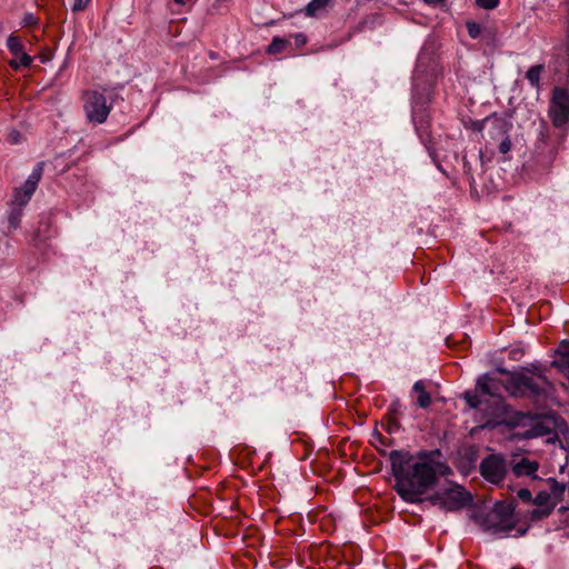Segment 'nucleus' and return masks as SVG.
<instances>
[{"mask_svg": "<svg viewBox=\"0 0 569 569\" xmlns=\"http://www.w3.org/2000/svg\"><path fill=\"white\" fill-rule=\"evenodd\" d=\"M433 455L435 452H422L413 458L399 451L391 452L396 489L407 502L420 501V497L436 483L437 473H445L448 469L443 463L435 461Z\"/></svg>", "mask_w": 569, "mask_h": 569, "instance_id": "obj_1", "label": "nucleus"}, {"mask_svg": "<svg viewBox=\"0 0 569 569\" xmlns=\"http://www.w3.org/2000/svg\"><path fill=\"white\" fill-rule=\"evenodd\" d=\"M549 386L542 375L513 373L506 381V391L515 397H539L546 393Z\"/></svg>", "mask_w": 569, "mask_h": 569, "instance_id": "obj_2", "label": "nucleus"}, {"mask_svg": "<svg viewBox=\"0 0 569 569\" xmlns=\"http://www.w3.org/2000/svg\"><path fill=\"white\" fill-rule=\"evenodd\" d=\"M430 502L446 511H455L469 506L472 496L459 485H450L448 488L437 491L429 498Z\"/></svg>", "mask_w": 569, "mask_h": 569, "instance_id": "obj_3", "label": "nucleus"}, {"mask_svg": "<svg viewBox=\"0 0 569 569\" xmlns=\"http://www.w3.org/2000/svg\"><path fill=\"white\" fill-rule=\"evenodd\" d=\"M83 110L87 119L93 123H103L111 106L107 103L106 97L97 90H87L82 94Z\"/></svg>", "mask_w": 569, "mask_h": 569, "instance_id": "obj_4", "label": "nucleus"}, {"mask_svg": "<svg viewBox=\"0 0 569 569\" xmlns=\"http://www.w3.org/2000/svg\"><path fill=\"white\" fill-rule=\"evenodd\" d=\"M549 117L557 128L569 123V92L559 87L552 90V98L549 106Z\"/></svg>", "mask_w": 569, "mask_h": 569, "instance_id": "obj_5", "label": "nucleus"}, {"mask_svg": "<svg viewBox=\"0 0 569 569\" xmlns=\"http://www.w3.org/2000/svg\"><path fill=\"white\" fill-rule=\"evenodd\" d=\"M477 389H479L482 395L493 398V407L491 408L489 416H498L502 411L503 407L501 391L506 390V382L499 378L483 375L477 380Z\"/></svg>", "mask_w": 569, "mask_h": 569, "instance_id": "obj_6", "label": "nucleus"}, {"mask_svg": "<svg viewBox=\"0 0 569 569\" xmlns=\"http://www.w3.org/2000/svg\"><path fill=\"white\" fill-rule=\"evenodd\" d=\"M480 473L489 482L499 485L507 473V463L502 456L490 455L480 463Z\"/></svg>", "mask_w": 569, "mask_h": 569, "instance_id": "obj_7", "label": "nucleus"}, {"mask_svg": "<svg viewBox=\"0 0 569 569\" xmlns=\"http://www.w3.org/2000/svg\"><path fill=\"white\" fill-rule=\"evenodd\" d=\"M42 176V163H38L32 172L29 174L28 179L23 183V186L19 189L14 190L13 199L11 206H17L23 208L31 199L34 193L38 183Z\"/></svg>", "mask_w": 569, "mask_h": 569, "instance_id": "obj_8", "label": "nucleus"}, {"mask_svg": "<svg viewBox=\"0 0 569 569\" xmlns=\"http://www.w3.org/2000/svg\"><path fill=\"white\" fill-rule=\"evenodd\" d=\"M491 526L496 532H509L515 528L513 507L497 505L491 515Z\"/></svg>", "mask_w": 569, "mask_h": 569, "instance_id": "obj_9", "label": "nucleus"}, {"mask_svg": "<svg viewBox=\"0 0 569 569\" xmlns=\"http://www.w3.org/2000/svg\"><path fill=\"white\" fill-rule=\"evenodd\" d=\"M532 502L536 506V508L530 511L532 520H540L548 517L558 503L552 498V495H549L546 490L540 491Z\"/></svg>", "mask_w": 569, "mask_h": 569, "instance_id": "obj_10", "label": "nucleus"}, {"mask_svg": "<svg viewBox=\"0 0 569 569\" xmlns=\"http://www.w3.org/2000/svg\"><path fill=\"white\" fill-rule=\"evenodd\" d=\"M486 123L488 124V134L495 141H499L508 136L512 129V123L501 117L487 118Z\"/></svg>", "mask_w": 569, "mask_h": 569, "instance_id": "obj_11", "label": "nucleus"}, {"mask_svg": "<svg viewBox=\"0 0 569 569\" xmlns=\"http://www.w3.org/2000/svg\"><path fill=\"white\" fill-rule=\"evenodd\" d=\"M538 468L539 463L537 461L521 458L517 463L512 466V471L517 477L532 476L535 478V473L537 472Z\"/></svg>", "mask_w": 569, "mask_h": 569, "instance_id": "obj_12", "label": "nucleus"}, {"mask_svg": "<svg viewBox=\"0 0 569 569\" xmlns=\"http://www.w3.org/2000/svg\"><path fill=\"white\" fill-rule=\"evenodd\" d=\"M543 64H536L528 69L526 72V78L533 88H539L540 84V76L543 71Z\"/></svg>", "mask_w": 569, "mask_h": 569, "instance_id": "obj_13", "label": "nucleus"}, {"mask_svg": "<svg viewBox=\"0 0 569 569\" xmlns=\"http://www.w3.org/2000/svg\"><path fill=\"white\" fill-rule=\"evenodd\" d=\"M566 486L561 482H558L555 478L548 479V493L552 495V498L559 502L565 492Z\"/></svg>", "mask_w": 569, "mask_h": 569, "instance_id": "obj_14", "label": "nucleus"}, {"mask_svg": "<svg viewBox=\"0 0 569 569\" xmlns=\"http://www.w3.org/2000/svg\"><path fill=\"white\" fill-rule=\"evenodd\" d=\"M289 40L282 39L280 37H273L271 43L267 48V53L269 54H277L282 51L289 46Z\"/></svg>", "mask_w": 569, "mask_h": 569, "instance_id": "obj_15", "label": "nucleus"}, {"mask_svg": "<svg viewBox=\"0 0 569 569\" xmlns=\"http://www.w3.org/2000/svg\"><path fill=\"white\" fill-rule=\"evenodd\" d=\"M331 0H311L306 7V14L313 17L319 11L323 10Z\"/></svg>", "mask_w": 569, "mask_h": 569, "instance_id": "obj_16", "label": "nucleus"}, {"mask_svg": "<svg viewBox=\"0 0 569 569\" xmlns=\"http://www.w3.org/2000/svg\"><path fill=\"white\" fill-rule=\"evenodd\" d=\"M7 48L13 56H19L20 53L24 52L21 39L13 34L8 37Z\"/></svg>", "mask_w": 569, "mask_h": 569, "instance_id": "obj_17", "label": "nucleus"}, {"mask_svg": "<svg viewBox=\"0 0 569 569\" xmlns=\"http://www.w3.org/2000/svg\"><path fill=\"white\" fill-rule=\"evenodd\" d=\"M17 59L10 61V67L18 70L21 67H29L32 63V58L26 52L14 56Z\"/></svg>", "mask_w": 569, "mask_h": 569, "instance_id": "obj_18", "label": "nucleus"}, {"mask_svg": "<svg viewBox=\"0 0 569 569\" xmlns=\"http://www.w3.org/2000/svg\"><path fill=\"white\" fill-rule=\"evenodd\" d=\"M465 400L467 401L468 406L473 409H481L486 410L483 408L486 401L480 399L476 393H472L471 391L465 392Z\"/></svg>", "mask_w": 569, "mask_h": 569, "instance_id": "obj_19", "label": "nucleus"}, {"mask_svg": "<svg viewBox=\"0 0 569 569\" xmlns=\"http://www.w3.org/2000/svg\"><path fill=\"white\" fill-rule=\"evenodd\" d=\"M21 216L22 208L12 206L11 211L9 213V223L12 228H17L19 226Z\"/></svg>", "mask_w": 569, "mask_h": 569, "instance_id": "obj_20", "label": "nucleus"}, {"mask_svg": "<svg viewBox=\"0 0 569 569\" xmlns=\"http://www.w3.org/2000/svg\"><path fill=\"white\" fill-rule=\"evenodd\" d=\"M467 30H468V34L472 39H477L481 34L480 24L472 22V21L467 22Z\"/></svg>", "mask_w": 569, "mask_h": 569, "instance_id": "obj_21", "label": "nucleus"}, {"mask_svg": "<svg viewBox=\"0 0 569 569\" xmlns=\"http://www.w3.org/2000/svg\"><path fill=\"white\" fill-rule=\"evenodd\" d=\"M499 141H500L499 146H498L499 152L503 156L508 154L509 151L511 150V141H510L509 134Z\"/></svg>", "mask_w": 569, "mask_h": 569, "instance_id": "obj_22", "label": "nucleus"}, {"mask_svg": "<svg viewBox=\"0 0 569 569\" xmlns=\"http://www.w3.org/2000/svg\"><path fill=\"white\" fill-rule=\"evenodd\" d=\"M500 0H476V4L479 8L486 10H492L499 6Z\"/></svg>", "mask_w": 569, "mask_h": 569, "instance_id": "obj_23", "label": "nucleus"}, {"mask_svg": "<svg viewBox=\"0 0 569 569\" xmlns=\"http://www.w3.org/2000/svg\"><path fill=\"white\" fill-rule=\"evenodd\" d=\"M431 403V397L430 395L426 391V392H422L421 395H418V398H417V405L420 407V408H427L429 407Z\"/></svg>", "mask_w": 569, "mask_h": 569, "instance_id": "obj_24", "label": "nucleus"}, {"mask_svg": "<svg viewBox=\"0 0 569 569\" xmlns=\"http://www.w3.org/2000/svg\"><path fill=\"white\" fill-rule=\"evenodd\" d=\"M517 497L523 502H531L532 496L529 489L521 488L517 491Z\"/></svg>", "mask_w": 569, "mask_h": 569, "instance_id": "obj_25", "label": "nucleus"}, {"mask_svg": "<svg viewBox=\"0 0 569 569\" xmlns=\"http://www.w3.org/2000/svg\"><path fill=\"white\" fill-rule=\"evenodd\" d=\"M293 38L297 48H301L307 43V37L303 33H297L293 36Z\"/></svg>", "mask_w": 569, "mask_h": 569, "instance_id": "obj_26", "label": "nucleus"}, {"mask_svg": "<svg viewBox=\"0 0 569 569\" xmlns=\"http://www.w3.org/2000/svg\"><path fill=\"white\" fill-rule=\"evenodd\" d=\"M88 2L89 0H73L72 10L82 11L87 7Z\"/></svg>", "mask_w": 569, "mask_h": 569, "instance_id": "obj_27", "label": "nucleus"}, {"mask_svg": "<svg viewBox=\"0 0 569 569\" xmlns=\"http://www.w3.org/2000/svg\"><path fill=\"white\" fill-rule=\"evenodd\" d=\"M412 390L415 392H417L418 395H421L422 392H426L423 382L420 381V380L416 381L413 387H412Z\"/></svg>", "mask_w": 569, "mask_h": 569, "instance_id": "obj_28", "label": "nucleus"}, {"mask_svg": "<svg viewBox=\"0 0 569 569\" xmlns=\"http://www.w3.org/2000/svg\"><path fill=\"white\" fill-rule=\"evenodd\" d=\"M20 133L18 131H12L9 133V141L11 143H19L20 142Z\"/></svg>", "mask_w": 569, "mask_h": 569, "instance_id": "obj_29", "label": "nucleus"}, {"mask_svg": "<svg viewBox=\"0 0 569 569\" xmlns=\"http://www.w3.org/2000/svg\"><path fill=\"white\" fill-rule=\"evenodd\" d=\"M34 21H36V19H34V17H33V14H31V13H27V14L24 16V18H23V22H24V24H27V26L34 23Z\"/></svg>", "mask_w": 569, "mask_h": 569, "instance_id": "obj_30", "label": "nucleus"}, {"mask_svg": "<svg viewBox=\"0 0 569 569\" xmlns=\"http://www.w3.org/2000/svg\"><path fill=\"white\" fill-rule=\"evenodd\" d=\"M428 4H440L443 3L446 0H423Z\"/></svg>", "mask_w": 569, "mask_h": 569, "instance_id": "obj_31", "label": "nucleus"}, {"mask_svg": "<svg viewBox=\"0 0 569 569\" xmlns=\"http://www.w3.org/2000/svg\"><path fill=\"white\" fill-rule=\"evenodd\" d=\"M176 3L178 4H184L186 3V0H173Z\"/></svg>", "mask_w": 569, "mask_h": 569, "instance_id": "obj_32", "label": "nucleus"}]
</instances>
